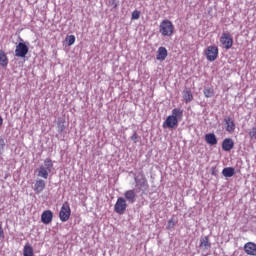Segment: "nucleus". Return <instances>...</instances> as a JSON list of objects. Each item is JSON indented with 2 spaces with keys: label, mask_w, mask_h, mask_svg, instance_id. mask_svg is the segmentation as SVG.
I'll return each instance as SVG.
<instances>
[{
  "label": "nucleus",
  "mask_w": 256,
  "mask_h": 256,
  "mask_svg": "<svg viewBox=\"0 0 256 256\" xmlns=\"http://www.w3.org/2000/svg\"><path fill=\"white\" fill-rule=\"evenodd\" d=\"M159 33L162 37H173V33H175V25L171 20H162L159 25Z\"/></svg>",
  "instance_id": "1"
},
{
  "label": "nucleus",
  "mask_w": 256,
  "mask_h": 256,
  "mask_svg": "<svg viewBox=\"0 0 256 256\" xmlns=\"http://www.w3.org/2000/svg\"><path fill=\"white\" fill-rule=\"evenodd\" d=\"M220 43L224 49H231L233 47V36L229 32H223L220 37Z\"/></svg>",
  "instance_id": "2"
},
{
  "label": "nucleus",
  "mask_w": 256,
  "mask_h": 256,
  "mask_svg": "<svg viewBox=\"0 0 256 256\" xmlns=\"http://www.w3.org/2000/svg\"><path fill=\"white\" fill-rule=\"evenodd\" d=\"M114 211L118 215H123L127 211V200L123 197H119L114 205Z\"/></svg>",
  "instance_id": "3"
},
{
  "label": "nucleus",
  "mask_w": 256,
  "mask_h": 256,
  "mask_svg": "<svg viewBox=\"0 0 256 256\" xmlns=\"http://www.w3.org/2000/svg\"><path fill=\"white\" fill-rule=\"evenodd\" d=\"M207 61H215L219 57V48L217 46H208L205 50Z\"/></svg>",
  "instance_id": "4"
},
{
  "label": "nucleus",
  "mask_w": 256,
  "mask_h": 256,
  "mask_svg": "<svg viewBox=\"0 0 256 256\" xmlns=\"http://www.w3.org/2000/svg\"><path fill=\"white\" fill-rule=\"evenodd\" d=\"M69 217H71V207L69 206V202H64L59 213L60 221H69Z\"/></svg>",
  "instance_id": "5"
},
{
  "label": "nucleus",
  "mask_w": 256,
  "mask_h": 256,
  "mask_svg": "<svg viewBox=\"0 0 256 256\" xmlns=\"http://www.w3.org/2000/svg\"><path fill=\"white\" fill-rule=\"evenodd\" d=\"M29 53V46L27 44L19 42L15 49V57L25 58Z\"/></svg>",
  "instance_id": "6"
},
{
  "label": "nucleus",
  "mask_w": 256,
  "mask_h": 256,
  "mask_svg": "<svg viewBox=\"0 0 256 256\" xmlns=\"http://www.w3.org/2000/svg\"><path fill=\"white\" fill-rule=\"evenodd\" d=\"M179 125V119L175 118V116H168L164 121L162 127L163 129H175Z\"/></svg>",
  "instance_id": "7"
},
{
  "label": "nucleus",
  "mask_w": 256,
  "mask_h": 256,
  "mask_svg": "<svg viewBox=\"0 0 256 256\" xmlns=\"http://www.w3.org/2000/svg\"><path fill=\"white\" fill-rule=\"evenodd\" d=\"M199 249L202 253H205L211 249V241L209 240V236L200 238Z\"/></svg>",
  "instance_id": "8"
},
{
  "label": "nucleus",
  "mask_w": 256,
  "mask_h": 256,
  "mask_svg": "<svg viewBox=\"0 0 256 256\" xmlns=\"http://www.w3.org/2000/svg\"><path fill=\"white\" fill-rule=\"evenodd\" d=\"M225 127L227 133H234L235 132V121L231 116H228L224 119Z\"/></svg>",
  "instance_id": "9"
},
{
  "label": "nucleus",
  "mask_w": 256,
  "mask_h": 256,
  "mask_svg": "<svg viewBox=\"0 0 256 256\" xmlns=\"http://www.w3.org/2000/svg\"><path fill=\"white\" fill-rule=\"evenodd\" d=\"M41 221L44 225H49L53 221V212L51 210H45L41 215Z\"/></svg>",
  "instance_id": "10"
},
{
  "label": "nucleus",
  "mask_w": 256,
  "mask_h": 256,
  "mask_svg": "<svg viewBox=\"0 0 256 256\" xmlns=\"http://www.w3.org/2000/svg\"><path fill=\"white\" fill-rule=\"evenodd\" d=\"M244 251L246 255L256 256V244L253 242H248L244 245Z\"/></svg>",
  "instance_id": "11"
},
{
  "label": "nucleus",
  "mask_w": 256,
  "mask_h": 256,
  "mask_svg": "<svg viewBox=\"0 0 256 256\" xmlns=\"http://www.w3.org/2000/svg\"><path fill=\"white\" fill-rule=\"evenodd\" d=\"M235 147V142L231 138H225L222 142L223 151H231Z\"/></svg>",
  "instance_id": "12"
},
{
  "label": "nucleus",
  "mask_w": 256,
  "mask_h": 256,
  "mask_svg": "<svg viewBox=\"0 0 256 256\" xmlns=\"http://www.w3.org/2000/svg\"><path fill=\"white\" fill-rule=\"evenodd\" d=\"M45 182L42 179H39L35 182L34 184V191L37 195H39V193H43V191L45 190Z\"/></svg>",
  "instance_id": "13"
},
{
  "label": "nucleus",
  "mask_w": 256,
  "mask_h": 256,
  "mask_svg": "<svg viewBox=\"0 0 256 256\" xmlns=\"http://www.w3.org/2000/svg\"><path fill=\"white\" fill-rule=\"evenodd\" d=\"M124 197L128 203H135V201H137V194H135V190H127L124 193Z\"/></svg>",
  "instance_id": "14"
},
{
  "label": "nucleus",
  "mask_w": 256,
  "mask_h": 256,
  "mask_svg": "<svg viewBox=\"0 0 256 256\" xmlns=\"http://www.w3.org/2000/svg\"><path fill=\"white\" fill-rule=\"evenodd\" d=\"M167 55H168L167 48L160 47L158 48V54L156 56V59L158 61H165V59H167Z\"/></svg>",
  "instance_id": "15"
},
{
  "label": "nucleus",
  "mask_w": 256,
  "mask_h": 256,
  "mask_svg": "<svg viewBox=\"0 0 256 256\" xmlns=\"http://www.w3.org/2000/svg\"><path fill=\"white\" fill-rule=\"evenodd\" d=\"M136 185L139 187V189H142L143 191H147L149 189V183L147 182V179L145 177L136 180Z\"/></svg>",
  "instance_id": "16"
},
{
  "label": "nucleus",
  "mask_w": 256,
  "mask_h": 256,
  "mask_svg": "<svg viewBox=\"0 0 256 256\" xmlns=\"http://www.w3.org/2000/svg\"><path fill=\"white\" fill-rule=\"evenodd\" d=\"M9 65V58L7 57V53L4 50H0V66L7 67Z\"/></svg>",
  "instance_id": "17"
},
{
  "label": "nucleus",
  "mask_w": 256,
  "mask_h": 256,
  "mask_svg": "<svg viewBox=\"0 0 256 256\" xmlns=\"http://www.w3.org/2000/svg\"><path fill=\"white\" fill-rule=\"evenodd\" d=\"M205 141L208 145H217V136L213 133L206 134Z\"/></svg>",
  "instance_id": "18"
},
{
  "label": "nucleus",
  "mask_w": 256,
  "mask_h": 256,
  "mask_svg": "<svg viewBox=\"0 0 256 256\" xmlns=\"http://www.w3.org/2000/svg\"><path fill=\"white\" fill-rule=\"evenodd\" d=\"M183 99L185 103H191V101H193V93L190 89H185L183 91Z\"/></svg>",
  "instance_id": "19"
},
{
  "label": "nucleus",
  "mask_w": 256,
  "mask_h": 256,
  "mask_svg": "<svg viewBox=\"0 0 256 256\" xmlns=\"http://www.w3.org/2000/svg\"><path fill=\"white\" fill-rule=\"evenodd\" d=\"M172 117H175V119H178V121H181V119H183V110H181L180 108H174L172 110Z\"/></svg>",
  "instance_id": "20"
},
{
  "label": "nucleus",
  "mask_w": 256,
  "mask_h": 256,
  "mask_svg": "<svg viewBox=\"0 0 256 256\" xmlns=\"http://www.w3.org/2000/svg\"><path fill=\"white\" fill-rule=\"evenodd\" d=\"M222 175L224 177H233L235 175V168L233 167H226L222 170Z\"/></svg>",
  "instance_id": "21"
},
{
  "label": "nucleus",
  "mask_w": 256,
  "mask_h": 256,
  "mask_svg": "<svg viewBox=\"0 0 256 256\" xmlns=\"http://www.w3.org/2000/svg\"><path fill=\"white\" fill-rule=\"evenodd\" d=\"M38 177H42V179H48L49 172L47 171V168H45V166H40L38 170Z\"/></svg>",
  "instance_id": "22"
},
{
  "label": "nucleus",
  "mask_w": 256,
  "mask_h": 256,
  "mask_svg": "<svg viewBox=\"0 0 256 256\" xmlns=\"http://www.w3.org/2000/svg\"><path fill=\"white\" fill-rule=\"evenodd\" d=\"M23 255L24 256H33L34 255L33 246H31L30 244H26L23 249Z\"/></svg>",
  "instance_id": "23"
},
{
  "label": "nucleus",
  "mask_w": 256,
  "mask_h": 256,
  "mask_svg": "<svg viewBox=\"0 0 256 256\" xmlns=\"http://www.w3.org/2000/svg\"><path fill=\"white\" fill-rule=\"evenodd\" d=\"M203 93L204 97H206V99H209L215 95V90L213 88L207 87L204 88Z\"/></svg>",
  "instance_id": "24"
},
{
  "label": "nucleus",
  "mask_w": 256,
  "mask_h": 256,
  "mask_svg": "<svg viewBox=\"0 0 256 256\" xmlns=\"http://www.w3.org/2000/svg\"><path fill=\"white\" fill-rule=\"evenodd\" d=\"M68 47H71V45H73L75 43V35H70L68 37H66L65 39Z\"/></svg>",
  "instance_id": "25"
},
{
  "label": "nucleus",
  "mask_w": 256,
  "mask_h": 256,
  "mask_svg": "<svg viewBox=\"0 0 256 256\" xmlns=\"http://www.w3.org/2000/svg\"><path fill=\"white\" fill-rule=\"evenodd\" d=\"M175 225H177V221H175V219L171 218L170 220H168L166 229H168V231H169V230L173 229V227H175Z\"/></svg>",
  "instance_id": "26"
},
{
  "label": "nucleus",
  "mask_w": 256,
  "mask_h": 256,
  "mask_svg": "<svg viewBox=\"0 0 256 256\" xmlns=\"http://www.w3.org/2000/svg\"><path fill=\"white\" fill-rule=\"evenodd\" d=\"M139 17H141V11L134 10L132 12V16H131L132 21H135V20L139 19Z\"/></svg>",
  "instance_id": "27"
},
{
  "label": "nucleus",
  "mask_w": 256,
  "mask_h": 256,
  "mask_svg": "<svg viewBox=\"0 0 256 256\" xmlns=\"http://www.w3.org/2000/svg\"><path fill=\"white\" fill-rule=\"evenodd\" d=\"M44 165L48 171H51V169L53 168V161H51V159H46L44 161Z\"/></svg>",
  "instance_id": "28"
},
{
  "label": "nucleus",
  "mask_w": 256,
  "mask_h": 256,
  "mask_svg": "<svg viewBox=\"0 0 256 256\" xmlns=\"http://www.w3.org/2000/svg\"><path fill=\"white\" fill-rule=\"evenodd\" d=\"M250 139H256V127H253L249 132Z\"/></svg>",
  "instance_id": "29"
},
{
  "label": "nucleus",
  "mask_w": 256,
  "mask_h": 256,
  "mask_svg": "<svg viewBox=\"0 0 256 256\" xmlns=\"http://www.w3.org/2000/svg\"><path fill=\"white\" fill-rule=\"evenodd\" d=\"M4 149H5V140H3V138H0V155H3Z\"/></svg>",
  "instance_id": "30"
},
{
  "label": "nucleus",
  "mask_w": 256,
  "mask_h": 256,
  "mask_svg": "<svg viewBox=\"0 0 256 256\" xmlns=\"http://www.w3.org/2000/svg\"><path fill=\"white\" fill-rule=\"evenodd\" d=\"M1 239H5V231H3V223L0 222V241Z\"/></svg>",
  "instance_id": "31"
},
{
  "label": "nucleus",
  "mask_w": 256,
  "mask_h": 256,
  "mask_svg": "<svg viewBox=\"0 0 256 256\" xmlns=\"http://www.w3.org/2000/svg\"><path fill=\"white\" fill-rule=\"evenodd\" d=\"M137 139H139V135L137 132H134V134L131 136V141H133V143H137Z\"/></svg>",
  "instance_id": "32"
},
{
  "label": "nucleus",
  "mask_w": 256,
  "mask_h": 256,
  "mask_svg": "<svg viewBox=\"0 0 256 256\" xmlns=\"http://www.w3.org/2000/svg\"><path fill=\"white\" fill-rule=\"evenodd\" d=\"M217 173H218L217 168L216 167H212L211 168V175L217 176Z\"/></svg>",
  "instance_id": "33"
},
{
  "label": "nucleus",
  "mask_w": 256,
  "mask_h": 256,
  "mask_svg": "<svg viewBox=\"0 0 256 256\" xmlns=\"http://www.w3.org/2000/svg\"><path fill=\"white\" fill-rule=\"evenodd\" d=\"M112 6L114 9H117V6H118L117 0H112Z\"/></svg>",
  "instance_id": "34"
},
{
  "label": "nucleus",
  "mask_w": 256,
  "mask_h": 256,
  "mask_svg": "<svg viewBox=\"0 0 256 256\" xmlns=\"http://www.w3.org/2000/svg\"><path fill=\"white\" fill-rule=\"evenodd\" d=\"M3 125V118L0 116V127Z\"/></svg>",
  "instance_id": "35"
},
{
  "label": "nucleus",
  "mask_w": 256,
  "mask_h": 256,
  "mask_svg": "<svg viewBox=\"0 0 256 256\" xmlns=\"http://www.w3.org/2000/svg\"><path fill=\"white\" fill-rule=\"evenodd\" d=\"M64 129H65V127H62V128H61V131H63Z\"/></svg>",
  "instance_id": "36"
}]
</instances>
